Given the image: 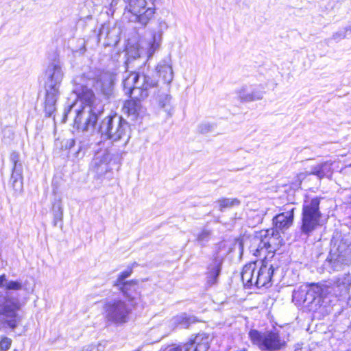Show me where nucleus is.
I'll return each mask as SVG.
<instances>
[{"mask_svg": "<svg viewBox=\"0 0 351 351\" xmlns=\"http://www.w3.org/2000/svg\"><path fill=\"white\" fill-rule=\"evenodd\" d=\"M115 76L113 73L103 71L97 77L94 87L100 91L105 97H109L113 93V86Z\"/></svg>", "mask_w": 351, "mask_h": 351, "instance_id": "17", "label": "nucleus"}, {"mask_svg": "<svg viewBox=\"0 0 351 351\" xmlns=\"http://www.w3.org/2000/svg\"><path fill=\"white\" fill-rule=\"evenodd\" d=\"M265 94V88L261 84L245 85L237 91L238 98L242 102L261 100Z\"/></svg>", "mask_w": 351, "mask_h": 351, "instance_id": "16", "label": "nucleus"}, {"mask_svg": "<svg viewBox=\"0 0 351 351\" xmlns=\"http://www.w3.org/2000/svg\"><path fill=\"white\" fill-rule=\"evenodd\" d=\"M10 159L13 164L10 179L12 188L15 191H21L23 189V167L20 162V155L16 152H12L10 154Z\"/></svg>", "mask_w": 351, "mask_h": 351, "instance_id": "18", "label": "nucleus"}, {"mask_svg": "<svg viewBox=\"0 0 351 351\" xmlns=\"http://www.w3.org/2000/svg\"><path fill=\"white\" fill-rule=\"evenodd\" d=\"M136 282L134 281L130 282H123L121 285L117 286L119 289L123 293L126 298H128V300L131 302H133L134 297L132 296L129 291L136 290Z\"/></svg>", "mask_w": 351, "mask_h": 351, "instance_id": "30", "label": "nucleus"}, {"mask_svg": "<svg viewBox=\"0 0 351 351\" xmlns=\"http://www.w3.org/2000/svg\"><path fill=\"white\" fill-rule=\"evenodd\" d=\"M278 234L274 230H262L251 239L250 252L256 256H261L265 252H271V243L277 239Z\"/></svg>", "mask_w": 351, "mask_h": 351, "instance_id": "13", "label": "nucleus"}, {"mask_svg": "<svg viewBox=\"0 0 351 351\" xmlns=\"http://www.w3.org/2000/svg\"><path fill=\"white\" fill-rule=\"evenodd\" d=\"M196 318L194 316L188 315L186 313L177 315L172 319L174 325L180 326L184 328H188L191 324L196 322Z\"/></svg>", "mask_w": 351, "mask_h": 351, "instance_id": "27", "label": "nucleus"}, {"mask_svg": "<svg viewBox=\"0 0 351 351\" xmlns=\"http://www.w3.org/2000/svg\"><path fill=\"white\" fill-rule=\"evenodd\" d=\"M111 158L108 149L97 151L91 162V169L99 176L105 174L109 170L108 164Z\"/></svg>", "mask_w": 351, "mask_h": 351, "instance_id": "19", "label": "nucleus"}, {"mask_svg": "<svg viewBox=\"0 0 351 351\" xmlns=\"http://www.w3.org/2000/svg\"><path fill=\"white\" fill-rule=\"evenodd\" d=\"M211 339L210 335L199 333L185 345H189V351H208Z\"/></svg>", "mask_w": 351, "mask_h": 351, "instance_id": "21", "label": "nucleus"}, {"mask_svg": "<svg viewBox=\"0 0 351 351\" xmlns=\"http://www.w3.org/2000/svg\"><path fill=\"white\" fill-rule=\"evenodd\" d=\"M89 346L91 348V351H104L106 343H99L96 345H90Z\"/></svg>", "mask_w": 351, "mask_h": 351, "instance_id": "38", "label": "nucleus"}, {"mask_svg": "<svg viewBox=\"0 0 351 351\" xmlns=\"http://www.w3.org/2000/svg\"><path fill=\"white\" fill-rule=\"evenodd\" d=\"M348 31L351 32V27H347L343 30H340L332 35V39L335 40H340L343 39L346 36V32Z\"/></svg>", "mask_w": 351, "mask_h": 351, "instance_id": "35", "label": "nucleus"}, {"mask_svg": "<svg viewBox=\"0 0 351 351\" xmlns=\"http://www.w3.org/2000/svg\"><path fill=\"white\" fill-rule=\"evenodd\" d=\"M82 351H91L90 347L88 346L86 349L83 350Z\"/></svg>", "mask_w": 351, "mask_h": 351, "instance_id": "43", "label": "nucleus"}, {"mask_svg": "<svg viewBox=\"0 0 351 351\" xmlns=\"http://www.w3.org/2000/svg\"><path fill=\"white\" fill-rule=\"evenodd\" d=\"M213 233L214 232L212 228L208 226H205L195 234V242L197 245L204 247L211 240Z\"/></svg>", "mask_w": 351, "mask_h": 351, "instance_id": "26", "label": "nucleus"}, {"mask_svg": "<svg viewBox=\"0 0 351 351\" xmlns=\"http://www.w3.org/2000/svg\"><path fill=\"white\" fill-rule=\"evenodd\" d=\"M11 339L8 337L3 338L0 341V348L2 350H8L11 346Z\"/></svg>", "mask_w": 351, "mask_h": 351, "instance_id": "36", "label": "nucleus"}, {"mask_svg": "<svg viewBox=\"0 0 351 351\" xmlns=\"http://www.w3.org/2000/svg\"><path fill=\"white\" fill-rule=\"evenodd\" d=\"M132 99L125 102L123 110L128 115L136 117L140 109L139 101L141 99Z\"/></svg>", "mask_w": 351, "mask_h": 351, "instance_id": "28", "label": "nucleus"}, {"mask_svg": "<svg viewBox=\"0 0 351 351\" xmlns=\"http://www.w3.org/2000/svg\"><path fill=\"white\" fill-rule=\"evenodd\" d=\"M322 300H340L349 297L351 290V273L339 274L326 281L319 282Z\"/></svg>", "mask_w": 351, "mask_h": 351, "instance_id": "5", "label": "nucleus"}, {"mask_svg": "<svg viewBox=\"0 0 351 351\" xmlns=\"http://www.w3.org/2000/svg\"><path fill=\"white\" fill-rule=\"evenodd\" d=\"M295 208L292 205H287L285 208V211L277 215L273 219V224L274 228L271 230H275V234H278L275 237L277 239L279 236V231L284 232L289 228L293 222Z\"/></svg>", "mask_w": 351, "mask_h": 351, "instance_id": "15", "label": "nucleus"}, {"mask_svg": "<svg viewBox=\"0 0 351 351\" xmlns=\"http://www.w3.org/2000/svg\"><path fill=\"white\" fill-rule=\"evenodd\" d=\"M7 280L5 275L0 276V287H5V282H7Z\"/></svg>", "mask_w": 351, "mask_h": 351, "instance_id": "41", "label": "nucleus"}, {"mask_svg": "<svg viewBox=\"0 0 351 351\" xmlns=\"http://www.w3.org/2000/svg\"><path fill=\"white\" fill-rule=\"evenodd\" d=\"M123 89L131 98L144 99L149 95V90L158 86V80L152 71L142 73H125L123 81Z\"/></svg>", "mask_w": 351, "mask_h": 351, "instance_id": "2", "label": "nucleus"}, {"mask_svg": "<svg viewBox=\"0 0 351 351\" xmlns=\"http://www.w3.org/2000/svg\"><path fill=\"white\" fill-rule=\"evenodd\" d=\"M171 96L168 93H162L158 97V104L160 108H163L169 114H171L173 108L171 104Z\"/></svg>", "mask_w": 351, "mask_h": 351, "instance_id": "31", "label": "nucleus"}, {"mask_svg": "<svg viewBox=\"0 0 351 351\" xmlns=\"http://www.w3.org/2000/svg\"><path fill=\"white\" fill-rule=\"evenodd\" d=\"M136 56H138V57L139 56V53H138V51H136Z\"/></svg>", "mask_w": 351, "mask_h": 351, "instance_id": "46", "label": "nucleus"}, {"mask_svg": "<svg viewBox=\"0 0 351 351\" xmlns=\"http://www.w3.org/2000/svg\"><path fill=\"white\" fill-rule=\"evenodd\" d=\"M293 302L296 305H302L304 303L313 304L317 300V303L322 300L319 284H312L309 286L302 285L293 292Z\"/></svg>", "mask_w": 351, "mask_h": 351, "instance_id": "14", "label": "nucleus"}, {"mask_svg": "<svg viewBox=\"0 0 351 351\" xmlns=\"http://www.w3.org/2000/svg\"><path fill=\"white\" fill-rule=\"evenodd\" d=\"M348 260L346 257L340 254L336 250L335 252H330L327 257L325 265L330 267L333 271H339L342 269L343 265H347Z\"/></svg>", "mask_w": 351, "mask_h": 351, "instance_id": "23", "label": "nucleus"}, {"mask_svg": "<svg viewBox=\"0 0 351 351\" xmlns=\"http://www.w3.org/2000/svg\"><path fill=\"white\" fill-rule=\"evenodd\" d=\"M350 203H351V194H350Z\"/></svg>", "mask_w": 351, "mask_h": 351, "instance_id": "47", "label": "nucleus"}, {"mask_svg": "<svg viewBox=\"0 0 351 351\" xmlns=\"http://www.w3.org/2000/svg\"><path fill=\"white\" fill-rule=\"evenodd\" d=\"M53 213L54 217V225L56 226L58 221H61L63 218V208L60 203L54 205Z\"/></svg>", "mask_w": 351, "mask_h": 351, "instance_id": "32", "label": "nucleus"}, {"mask_svg": "<svg viewBox=\"0 0 351 351\" xmlns=\"http://www.w3.org/2000/svg\"><path fill=\"white\" fill-rule=\"evenodd\" d=\"M130 125L121 117L114 115L103 119L99 129L101 137L117 142L121 139L128 142Z\"/></svg>", "mask_w": 351, "mask_h": 351, "instance_id": "6", "label": "nucleus"}, {"mask_svg": "<svg viewBox=\"0 0 351 351\" xmlns=\"http://www.w3.org/2000/svg\"><path fill=\"white\" fill-rule=\"evenodd\" d=\"M248 335L252 343L262 351H278L285 346V341L276 332L250 330Z\"/></svg>", "mask_w": 351, "mask_h": 351, "instance_id": "9", "label": "nucleus"}, {"mask_svg": "<svg viewBox=\"0 0 351 351\" xmlns=\"http://www.w3.org/2000/svg\"><path fill=\"white\" fill-rule=\"evenodd\" d=\"M74 143H75L74 140H73V139H72V140H71V146H70V147L73 146V145H74Z\"/></svg>", "mask_w": 351, "mask_h": 351, "instance_id": "45", "label": "nucleus"}, {"mask_svg": "<svg viewBox=\"0 0 351 351\" xmlns=\"http://www.w3.org/2000/svg\"><path fill=\"white\" fill-rule=\"evenodd\" d=\"M64 77V72L60 62L50 64L45 71V99L44 110L47 117H50L56 111V101L60 95V86Z\"/></svg>", "mask_w": 351, "mask_h": 351, "instance_id": "3", "label": "nucleus"}, {"mask_svg": "<svg viewBox=\"0 0 351 351\" xmlns=\"http://www.w3.org/2000/svg\"><path fill=\"white\" fill-rule=\"evenodd\" d=\"M104 311L108 322L121 324L128 321L132 312V304L119 299H112L105 303Z\"/></svg>", "mask_w": 351, "mask_h": 351, "instance_id": "10", "label": "nucleus"}, {"mask_svg": "<svg viewBox=\"0 0 351 351\" xmlns=\"http://www.w3.org/2000/svg\"><path fill=\"white\" fill-rule=\"evenodd\" d=\"M21 306L17 298L0 296V330L17 327L21 320L17 313Z\"/></svg>", "mask_w": 351, "mask_h": 351, "instance_id": "8", "label": "nucleus"}, {"mask_svg": "<svg viewBox=\"0 0 351 351\" xmlns=\"http://www.w3.org/2000/svg\"><path fill=\"white\" fill-rule=\"evenodd\" d=\"M159 30L152 34V38L149 43L148 53L149 56H152L160 46L163 30L167 29L168 26L165 21L161 20L158 22Z\"/></svg>", "mask_w": 351, "mask_h": 351, "instance_id": "25", "label": "nucleus"}, {"mask_svg": "<svg viewBox=\"0 0 351 351\" xmlns=\"http://www.w3.org/2000/svg\"><path fill=\"white\" fill-rule=\"evenodd\" d=\"M132 273V268L128 267L126 270L120 274L114 284L115 286H119L124 282L125 279L129 277Z\"/></svg>", "mask_w": 351, "mask_h": 351, "instance_id": "34", "label": "nucleus"}, {"mask_svg": "<svg viewBox=\"0 0 351 351\" xmlns=\"http://www.w3.org/2000/svg\"><path fill=\"white\" fill-rule=\"evenodd\" d=\"M274 274V268L271 265L263 262L259 268H257L256 263H250L245 265L241 272V279L245 286L251 287L253 275H256V281H253L254 286L258 288L267 286L270 284Z\"/></svg>", "mask_w": 351, "mask_h": 351, "instance_id": "7", "label": "nucleus"}, {"mask_svg": "<svg viewBox=\"0 0 351 351\" xmlns=\"http://www.w3.org/2000/svg\"><path fill=\"white\" fill-rule=\"evenodd\" d=\"M158 74L162 78L165 83L169 84L173 79V71L170 59L161 60L156 66Z\"/></svg>", "mask_w": 351, "mask_h": 351, "instance_id": "24", "label": "nucleus"}, {"mask_svg": "<svg viewBox=\"0 0 351 351\" xmlns=\"http://www.w3.org/2000/svg\"><path fill=\"white\" fill-rule=\"evenodd\" d=\"M227 253L228 251L226 249L225 244L220 243L217 247L207 266L206 283L209 286L217 283L218 278L221 271V266Z\"/></svg>", "mask_w": 351, "mask_h": 351, "instance_id": "11", "label": "nucleus"}, {"mask_svg": "<svg viewBox=\"0 0 351 351\" xmlns=\"http://www.w3.org/2000/svg\"><path fill=\"white\" fill-rule=\"evenodd\" d=\"M120 29L116 26L110 27L109 24H103L99 29L98 38L105 39L104 46H115L119 42Z\"/></svg>", "mask_w": 351, "mask_h": 351, "instance_id": "20", "label": "nucleus"}, {"mask_svg": "<svg viewBox=\"0 0 351 351\" xmlns=\"http://www.w3.org/2000/svg\"><path fill=\"white\" fill-rule=\"evenodd\" d=\"M22 287H23V285L20 281L7 280V282H5V289L6 290L18 291V290L21 289Z\"/></svg>", "mask_w": 351, "mask_h": 351, "instance_id": "33", "label": "nucleus"}, {"mask_svg": "<svg viewBox=\"0 0 351 351\" xmlns=\"http://www.w3.org/2000/svg\"><path fill=\"white\" fill-rule=\"evenodd\" d=\"M76 106V104H73L70 105L67 109L64 110V115H63V121L65 122L68 116V114L70 113L73 108Z\"/></svg>", "mask_w": 351, "mask_h": 351, "instance_id": "40", "label": "nucleus"}, {"mask_svg": "<svg viewBox=\"0 0 351 351\" xmlns=\"http://www.w3.org/2000/svg\"><path fill=\"white\" fill-rule=\"evenodd\" d=\"M254 279L252 280V286L254 285V283L253 281H256V275H253Z\"/></svg>", "mask_w": 351, "mask_h": 351, "instance_id": "42", "label": "nucleus"}, {"mask_svg": "<svg viewBox=\"0 0 351 351\" xmlns=\"http://www.w3.org/2000/svg\"><path fill=\"white\" fill-rule=\"evenodd\" d=\"M167 351H189V345L170 348Z\"/></svg>", "mask_w": 351, "mask_h": 351, "instance_id": "39", "label": "nucleus"}, {"mask_svg": "<svg viewBox=\"0 0 351 351\" xmlns=\"http://www.w3.org/2000/svg\"><path fill=\"white\" fill-rule=\"evenodd\" d=\"M241 202L237 198H221L215 202L218 209L223 211L226 208H230L236 206H239Z\"/></svg>", "mask_w": 351, "mask_h": 351, "instance_id": "29", "label": "nucleus"}, {"mask_svg": "<svg viewBox=\"0 0 351 351\" xmlns=\"http://www.w3.org/2000/svg\"><path fill=\"white\" fill-rule=\"evenodd\" d=\"M125 9L132 14L130 18L131 21L139 23L143 26L149 23L155 13L154 8L147 7L145 0H130Z\"/></svg>", "mask_w": 351, "mask_h": 351, "instance_id": "12", "label": "nucleus"}, {"mask_svg": "<svg viewBox=\"0 0 351 351\" xmlns=\"http://www.w3.org/2000/svg\"><path fill=\"white\" fill-rule=\"evenodd\" d=\"M119 0H112V3H111V5H112L113 3H117Z\"/></svg>", "mask_w": 351, "mask_h": 351, "instance_id": "44", "label": "nucleus"}, {"mask_svg": "<svg viewBox=\"0 0 351 351\" xmlns=\"http://www.w3.org/2000/svg\"><path fill=\"white\" fill-rule=\"evenodd\" d=\"M213 125L209 123H203L199 125V131L201 133H207L211 130Z\"/></svg>", "mask_w": 351, "mask_h": 351, "instance_id": "37", "label": "nucleus"}, {"mask_svg": "<svg viewBox=\"0 0 351 351\" xmlns=\"http://www.w3.org/2000/svg\"><path fill=\"white\" fill-rule=\"evenodd\" d=\"M80 97L84 106L80 110L75 109L74 125L79 130L92 133L99 116L103 112L104 106L91 89L83 88Z\"/></svg>", "mask_w": 351, "mask_h": 351, "instance_id": "1", "label": "nucleus"}, {"mask_svg": "<svg viewBox=\"0 0 351 351\" xmlns=\"http://www.w3.org/2000/svg\"><path fill=\"white\" fill-rule=\"evenodd\" d=\"M332 162L328 160L319 163L311 167L310 171L306 172V175H313L319 179L323 178H329L332 174Z\"/></svg>", "mask_w": 351, "mask_h": 351, "instance_id": "22", "label": "nucleus"}, {"mask_svg": "<svg viewBox=\"0 0 351 351\" xmlns=\"http://www.w3.org/2000/svg\"><path fill=\"white\" fill-rule=\"evenodd\" d=\"M320 198L306 199L302 206L300 236L306 239L322 226V214L319 208Z\"/></svg>", "mask_w": 351, "mask_h": 351, "instance_id": "4", "label": "nucleus"}]
</instances>
